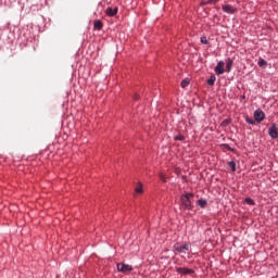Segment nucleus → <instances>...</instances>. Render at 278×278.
I'll use <instances>...</instances> for the list:
<instances>
[{
  "instance_id": "obj_9",
  "label": "nucleus",
  "mask_w": 278,
  "mask_h": 278,
  "mask_svg": "<svg viewBox=\"0 0 278 278\" xmlns=\"http://www.w3.org/2000/svg\"><path fill=\"white\" fill-rule=\"evenodd\" d=\"M105 14L106 16H116V14H118V8H114L112 9V7H109L106 10H105Z\"/></svg>"
},
{
  "instance_id": "obj_18",
  "label": "nucleus",
  "mask_w": 278,
  "mask_h": 278,
  "mask_svg": "<svg viewBox=\"0 0 278 278\" xmlns=\"http://www.w3.org/2000/svg\"><path fill=\"white\" fill-rule=\"evenodd\" d=\"M174 140H179L180 142L186 140V137H184V135H177L174 137Z\"/></svg>"
},
{
  "instance_id": "obj_14",
  "label": "nucleus",
  "mask_w": 278,
  "mask_h": 278,
  "mask_svg": "<svg viewBox=\"0 0 278 278\" xmlns=\"http://www.w3.org/2000/svg\"><path fill=\"white\" fill-rule=\"evenodd\" d=\"M181 88H188L190 86V79L186 78L180 84Z\"/></svg>"
},
{
  "instance_id": "obj_17",
  "label": "nucleus",
  "mask_w": 278,
  "mask_h": 278,
  "mask_svg": "<svg viewBox=\"0 0 278 278\" xmlns=\"http://www.w3.org/2000/svg\"><path fill=\"white\" fill-rule=\"evenodd\" d=\"M229 167L231 168L232 173H236V162L235 161H230L228 163Z\"/></svg>"
},
{
  "instance_id": "obj_23",
  "label": "nucleus",
  "mask_w": 278,
  "mask_h": 278,
  "mask_svg": "<svg viewBox=\"0 0 278 278\" xmlns=\"http://www.w3.org/2000/svg\"><path fill=\"white\" fill-rule=\"evenodd\" d=\"M207 3H214V0H208L207 2H202V5H207Z\"/></svg>"
},
{
  "instance_id": "obj_5",
  "label": "nucleus",
  "mask_w": 278,
  "mask_h": 278,
  "mask_svg": "<svg viewBox=\"0 0 278 278\" xmlns=\"http://www.w3.org/2000/svg\"><path fill=\"white\" fill-rule=\"evenodd\" d=\"M268 134H269L270 138H273V140H277V138H278V128H277V124H273V125L268 128Z\"/></svg>"
},
{
  "instance_id": "obj_19",
  "label": "nucleus",
  "mask_w": 278,
  "mask_h": 278,
  "mask_svg": "<svg viewBox=\"0 0 278 278\" xmlns=\"http://www.w3.org/2000/svg\"><path fill=\"white\" fill-rule=\"evenodd\" d=\"M245 203H247L248 205H255V201H254L253 199H251V198H247V199H245Z\"/></svg>"
},
{
  "instance_id": "obj_11",
  "label": "nucleus",
  "mask_w": 278,
  "mask_h": 278,
  "mask_svg": "<svg viewBox=\"0 0 278 278\" xmlns=\"http://www.w3.org/2000/svg\"><path fill=\"white\" fill-rule=\"evenodd\" d=\"M93 28L100 31V29H103V23L99 20L94 21Z\"/></svg>"
},
{
  "instance_id": "obj_20",
  "label": "nucleus",
  "mask_w": 278,
  "mask_h": 278,
  "mask_svg": "<svg viewBox=\"0 0 278 278\" xmlns=\"http://www.w3.org/2000/svg\"><path fill=\"white\" fill-rule=\"evenodd\" d=\"M200 41L202 45H207V37H201Z\"/></svg>"
},
{
  "instance_id": "obj_2",
  "label": "nucleus",
  "mask_w": 278,
  "mask_h": 278,
  "mask_svg": "<svg viewBox=\"0 0 278 278\" xmlns=\"http://www.w3.org/2000/svg\"><path fill=\"white\" fill-rule=\"evenodd\" d=\"M174 250H175V253H186L190 251V244L185 243L184 245H181L180 243H176L174 245Z\"/></svg>"
},
{
  "instance_id": "obj_15",
  "label": "nucleus",
  "mask_w": 278,
  "mask_h": 278,
  "mask_svg": "<svg viewBox=\"0 0 278 278\" xmlns=\"http://www.w3.org/2000/svg\"><path fill=\"white\" fill-rule=\"evenodd\" d=\"M216 84V76H211L210 79H207L208 86H214Z\"/></svg>"
},
{
  "instance_id": "obj_7",
  "label": "nucleus",
  "mask_w": 278,
  "mask_h": 278,
  "mask_svg": "<svg viewBox=\"0 0 278 278\" xmlns=\"http://www.w3.org/2000/svg\"><path fill=\"white\" fill-rule=\"evenodd\" d=\"M254 118L257 123H262V121H264L265 118V115H264V111L262 110H256L254 112Z\"/></svg>"
},
{
  "instance_id": "obj_22",
  "label": "nucleus",
  "mask_w": 278,
  "mask_h": 278,
  "mask_svg": "<svg viewBox=\"0 0 278 278\" xmlns=\"http://www.w3.org/2000/svg\"><path fill=\"white\" fill-rule=\"evenodd\" d=\"M247 123H249V125H255V122L251 118H247Z\"/></svg>"
},
{
  "instance_id": "obj_16",
  "label": "nucleus",
  "mask_w": 278,
  "mask_h": 278,
  "mask_svg": "<svg viewBox=\"0 0 278 278\" xmlns=\"http://www.w3.org/2000/svg\"><path fill=\"white\" fill-rule=\"evenodd\" d=\"M258 66H261V67L268 66V62H266V60H264V59H260L258 60Z\"/></svg>"
},
{
  "instance_id": "obj_3",
  "label": "nucleus",
  "mask_w": 278,
  "mask_h": 278,
  "mask_svg": "<svg viewBox=\"0 0 278 278\" xmlns=\"http://www.w3.org/2000/svg\"><path fill=\"white\" fill-rule=\"evenodd\" d=\"M117 270L119 273H131V270H134V267L131 265H127V264H124V263H118L117 264Z\"/></svg>"
},
{
  "instance_id": "obj_21",
  "label": "nucleus",
  "mask_w": 278,
  "mask_h": 278,
  "mask_svg": "<svg viewBox=\"0 0 278 278\" xmlns=\"http://www.w3.org/2000/svg\"><path fill=\"white\" fill-rule=\"evenodd\" d=\"M160 179L161 181H163L164 184H166V177L164 176V174L160 175Z\"/></svg>"
},
{
  "instance_id": "obj_13",
  "label": "nucleus",
  "mask_w": 278,
  "mask_h": 278,
  "mask_svg": "<svg viewBox=\"0 0 278 278\" xmlns=\"http://www.w3.org/2000/svg\"><path fill=\"white\" fill-rule=\"evenodd\" d=\"M198 205H199L200 207H202V208H205V207H207V201L201 199V200L198 201Z\"/></svg>"
},
{
  "instance_id": "obj_1",
  "label": "nucleus",
  "mask_w": 278,
  "mask_h": 278,
  "mask_svg": "<svg viewBox=\"0 0 278 278\" xmlns=\"http://www.w3.org/2000/svg\"><path fill=\"white\" fill-rule=\"evenodd\" d=\"M194 199L193 193H186L180 197L181 207L184 210H192V201Z\"/></svg>"
},
{
  "instance_id": "obj_8",
  "label": "nucleus",
  "mask_w": 278,
  "mask_h": 278,
  "mask_svg": "<svg viewBox=\"0 0 278 278\" xmlns=\"http://www.w3.org/2000/svg\"><path fill=\"white\" fill-rule=\"evenodd\" d=\"M176 271L179 273L180 275H192V273H194L193 269L186 268V267H177Z\"/></svg>"
},
{
  "instance_id": "obj_24",
  "label": "nucleus",
  "mask_w": 278,
  "mask_h": 278,
  "mask_svg": "<svg viewBox=\"0 0 278 278\" xmlns=\"http://www.w3.org/2000/svg\"><path fill=\"white\" fill-rule=\"evenodd\" d=\"M218 1H220V0H213V3H218Z\"/></svg>"
},
{
  "instance_id": "obj_12",
  "label": "nucleus",
  "mask_w": 278,
  "mask_h": 278,
  "mask_svg": "<svg viewBox=\"0 0 278 278\" xmlns=\"http://www.w3.org/2000/svg\"><path fill=\"white\" fill-rule=\"evenodd\" d=\"M136 194H142L144 190L142 189V184H138V186L135 188Z\"/></svg>"
},
{
  "instance_id": "obj_10",
  "label": "nucleus",
  "mask_w": 278,
  "mask_h": 278,
  "mask_svg": "<svg viewBox=\"0 0 278 278\" xmlns=\"http://www.w3.org/2000/svg\"><path fill=\"white\" fill-rule=\"evenodd\" d=\"M233 66V60L227 59L226 61V73H231V67Z\"/></svg>"
},
{
  "instance_id": "obj_6",
  "label": "nucleus",
  "mask_w": 278,
  "mask_h": 278,
  "mask_svg": "<svg viewBox=\"0 0 278 278\" xmlns=\"http://www.w3.org/2000/svg\"><path fill=\"white\" fill-rule=\"evenodd\" d=\"M216 75H223L225 73V62L219 61L215 67Z\"/></svg>"
},
{
  "instance_id": "obj_4",
  "label": "nucleus",
  "mask_w": 278,
  "mask_h": 278,
  "mask_svg": "<svg viewBox=\"0 0 278 278\" xmlns=\"http://www.w3.org/2000/svg\"><path fill=\"white\" fill-rule=\"evenodd\" d=\"M222 10L226 14H236V12H238V9L231 4H223Z\"/></svg>"
}]
</instances>
